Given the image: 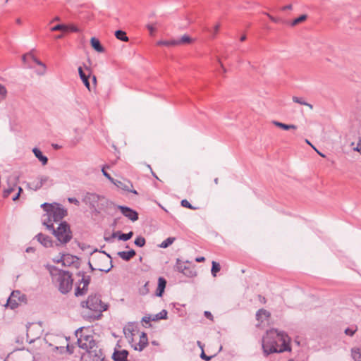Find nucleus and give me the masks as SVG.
Returning a JSON list of instances; mask_svg holds the SVG:
<instances>
[{
	"label": "nucleus",
	"mask_w": 361,
	"mask_h": 361,
	"mask_svg": "<svg viewBox=\"0 0 361 361\" xmlns=\"http://www.w3.org/2000/svg\"><path fill=\"white\" fill-rule=\"evenodd\" d=\"M71 265L78 269L80 266V258L68 253H63V266L70 267Z\"/></svg>",
	"instance_id": "nucleus-10"
},
{
	"label": "nucleus",
	"mask_w": 361,
	"mask_h": 361,
	"mask_svg": "<svg viewBox=\"0 0 361 361\" xmlns=\"http://www.w3.org/2000/svg\"><path fill=\"white\" fill-rule=\"evenodd\" d=\"M220 27V24H216L214 27V35H216V33L219 32Z\"/></svg>",
	"instance_id": "nucleus-59"
},
{
	"label": "nucleus",
	"mask_w": 361,
	"mask_h": 361,
	"mask_svg": "<svg viewBox=\"0 0 361 361\" xmlns=\"http://www.w3.org/2000/svg\"><path fill=\"white\" fill-rule=\"evenodd\" d=\"M133 235V232L130 231L128 233H123L120 231V235H118V240L123 241H127L130 240Z\"/></svg>",
	"instance_id": "nucleus-36"
},
{
	"label": "nucleus",
	"mask_w": 361,
	"mask_h": 361,
	"mask_svg": "<svg viewBox=\"0 0 361 361\" xmlns=\"http://www.w3.org/2000/svg\"><path fill=\"white\" fill-rule=\"evenodd\" d=\"M26 186L27 188L33 190L35 191L38 190L42 188L38 180L31 183H27Z\"/></svg>",
	"instance_id": "nucleus-30"
},
{
	"label": "nucleus",
	"mask_w": 361,
	"mask_h": 361,
	"mask_svg": "<svg viewBox=\"0 0 361 361\" xmlns=\"http://www.w3.org/2000/svg\"><path fill=\"white\" fill-rule=\"evenodd\" d=\"M166 283H167V281L164 277L160 276L158 278V284H157V290L155 292V295L157 297H162L163 296L166 286Z\"/></svg>",
	"instance_id": "nucleus-15"
},
{
	"label": "nucleus",
	"mask_w": 361,
	"mask_h": 361,
	"mask_svg": "<svg viewBox=\"0 0 361 361\" xmlns=\"http://www.w3.org/2000/svg\"><path fill=\"white\" fill-rule=\"evenodd\" d=\"M68 201L70 203L74 204L76 206H79L80 205L79 200L77 198H75V197H68Z\"/></svg>",
	"instance_id": "nucleus-52"
},
{
	"label": "nucleus",
	"mask_w": 361,
	"mask_h": 361,
	"mask_svg": "<svg viewBox=\"0 0 361 361\" xmlns=\"http://www.w3.org/2000/svg\"><path fill=\"white\" fill-rule=\"evenodd\" d=\"M117 255L124 261H130L135 255L136 252L133 249L128 251H121Z\"/></svg>",
	"instance_id": "nucleus-17"
},
{
	"label": "nucleus",
	"mask_w": 361,
	"mask_h": 361,
	"mask_svg": "<svg viewBox=\"0 0 361 361\" xmlns=\"http://www.w3.org/2000/svg\"><path fill=\"white\" fill-rule=\"evenodd\" d=\"M37 180H39L41 186L42 187L46 183H47L48 181H50L52 183V180H51L49 178V176H39L37 177Z\"/></svg>",
	"instance_id": "nucleus-41"
},
{
	"label": "nucleus",
	"mask_w": 361,
	"mask_h": 361,
	"mask_svg": "<svg viewBox=\"0 0 361 361\" xmlns=\"http://www.w3.org/2000/svg\"><path fill=\"white\" fill-rule=\"evenodd\" d=\"M118 209L124 216L127 217L132 221H135L139 219L138 213L129 207L118 205Z\"/></svg>",
	"instance_id": "nucleus-11"
},
{
	"label": "nucleus",
	"mask_w": 361,
	"mask_h": 361,
	"mask_svg": "<svg viewBox=\"0 0 361 361\" xmlns=\"http://www.w3.org/2000/svg\"><path fill=\"white\" fill-rule=\"evenodd\" d=\"M35 251V248L33 247H28L26 248L25 252H34Z\"/></svg>",
	"instance_id": "nucleus-63"
},
{
	"label": "nucleus",
	"mask_w": 361,
	"mask_h": 361,
	"mask_svg": "<svg viewBox=\"0 0 361 361\" xmlns=\"http://www.w3.org/2000/svg\"><path fill=\"white\" fill-rule=\"evenodd\" d=\"M168 312L166 310H162L160 312L154 314L152 317V321L156 322L160 319H166L168 318Z\"/></svg>",
	"instance_id": "nucleus-26"
},
{
	"label": "nucleus",
	"mask_w": 361,
	"mask_h": 361,
	"mask_svg": "<svg viewBox=\"0 0 361 361\" xmlns=\"http://www.w3.org/2000/svg\"><path fill=\"white\" fill-rule=\"evenodd\" d=\"M46 267L52 277H56L59 290L62 294L69 293L72 289L73 283L72 274L69 271L60 269L54 265L47 264Z\"/></svg>",
	"instance_id": "nucleus-3"
},
{
	"label": "nucleus",
	"mask_w": 361,
	"mask_h": 361,
	"mask_svg": "<svg viewBox=\"0 0 361 361\" xmlns=\"http://www.w3.org/2000/svg\"><path fill=\"white\" fill-rule=\"evenodd\" d=\"M146 27L147 28V30L149 31V34L150 35H154V32H155L156 29L155 27L153 26V25L152 24H147L146 25Z\"/></svg>",
	"instance_id": "nucleus-54"
},
{
	"label": "nucleus",
	"mask_w": 361,
	"mask_h": 361,
	"mask_svg": "<svg viewBox=\"0 0 361 361\" xmlns=\"http://www.w3.org/2000/svg\"><path fill=\"white\" fill-rule=\"evenodd\" d=\"M14 187H8L4 190L3 197L4 198L8 197L9 195L14 191Z\"/></svg>",
	"instance_id": "nucleus-46"
},
{
	"label": "nucleus",
	"mask_w": 361,
	"mask_h": 361,
	"mask_svg": "<svg viewBox=\"0 0 361 361\" xmlns=\"http://www.w3.org/2000/svg\"><path fill=\"white\" fill-rule=\"evenodd\" d=\"M115 36L118 39H119L121 41H123V42L128 41V37H127L126 32H124L121 30H116L115 32Z\"/></svg>",
	"instance_id": "nucleus-27"
},
{
	"label": "nucleus",
	"mask_w": 361,
	"mask_h": 361,
	"mask_svg": "<svg viewBox=\"0 0 361 361\" xmlns=\"http://www.w3.org/2000/svg\"><path fill=\"white\" fill-rule=\"evenodd\" d=\"M307 16L305 14L300 15L299 17L295 18L292 21L291 25L295 26V25H298V23H300L302 22L305 21L307 19Z\"/></svg>",
	"instance_id": "nucleus-38"
},
{
	"label": "nucleus",
	"mask_w": 361,
	"mask_h": 361,
	"mask_svg": "<svg viewBox=\"0 0 361 361\" xmlns=\"http://www.w3.org/2000/svg\"><path fill=\"white\" fill-rule=\"evenodd\" d=\"M173 270L189 278H193L197 276V271L189 261H182L180 258L176 259Z\"/></svg>",
	"instance_id": "nucleus-7"
},
{
	"label": "nucleus",
	"mask_w": 361,
	"mask_h": 361,
	"mask_svg": "<svg viewBox=\"0 0 361 361\" xmlns=\"http://www.w3.org/2000/svg\"><path fill=\"white\" fill-rule=\"evenodd\" d=\"M32 152L43 166L47 164L48 158L42 154V151L39 148L34 147L32 149Z\"/></svg>",
	"instance_id": "nucleus-20"
},
{
	"label": "nucleus",
	"mask_w": 361,
	"mask_h": 361,
	"mask_svg": "<svg viewBox=\"0 0 361 361\" xmlns=\"http://www.w3.org/2000/svg\"><path fill=\"white\" fill-rule=\"evenodd\" d=\"M78 73H79V75H80V78L81 79V80L82 81L84 85L88 89V90L90 91V80H89V78H90V74L89 73L88 75H86L82 67H79L78 68Z\"/></svg>",
	"instance_id": "nucleus-22"
},
{
	"label": "nucleus",
	"mask_w": 361,
	"mask_h": 361,
	"mask_svg": "<svg viewBox=\"0 0 361 361\" xmlns=\"http://www.w3.org/2000/svg\"><path fill=\"white\" fill-rule=\"evenodd\" d=\"M180 205L182 207H183L188 208V209H195V207L192 206V204L185 199L181 200Z\"/></svg>",
	"instance_id": "nucleus-43"
},
{
	"label": "nucleus",
	"mask_w": 361,
	"mask_h": 361,
	"mask_svg": "<svg viewBox=\"0 0 361 361\" xmlns=\"http://www.w3.org/2000/svg\"><path fill=\"white\" fill-rule=\"evenodd\" d=\"M148 337L147 333L142 331L140 336V341L138 343L139 348L136 345L133 347L135 350L142 351L148 345Z\"/></svg>",
	"instance_id": "nucleus-16"
},
{
	"label": "nucleus",
	"mask_w": 361,
	"mask_h": 361,
	"mask_svg": "<svg viewBox=\"0 0 361 361\" xmlns=\"http://www.w3.org/2000/svg\"><path fill=\"white\" fill-rule=\"evenodd\" d=\"M221 269V266L219 262H216L215 261H212V269L211 272L213 276H216L217 272H219Z\"/></svg>",
	"instance_id": "nucleus-33"
},
{
	"label": "nucleus",
	"mask_w": 361,
	"mask_h": 361,
	"mask_svg": "<svg viewBox=\"0 0 361 361\" xmlns=\"http://www.w3.org/2000/svg\"><path fill=\"white\" fill-rule=\"evenodd\" d=\"M292 9V5L288 4L281 8L282 11H286V10H291Z\"/></svg>",
	"instance_id": "nucleus-64"
},
{
	"label": "nucleus",
	"mask_w": 361,
	"mask_h": 361,
	"mask_svg": "<svg viewBox=\"0 0 361 361\" xmlns=\"http://www.w3.org/2000/svg\"><path fill=\"white\" fill-rule=\"evenodd\" d=\"M149 281H147L141 288H139V293L141 295H146L149 293Z\"/></svg>",
	"instance_id": "nucleus-37"
},
{
	"label": "nucleus",
	"mask_w": 361,
	"mask_h": 361,
	"mask_svg": "<svg viewBox=\"0 0 361 361\" xmlns=\"http://www.w3.org/2000/svg\"><path fill=\"white\" fill-rule=\"evenodd\" d=\"M273 123L274 126L283 129V130H290V129H296L297 128V126L295 125H289V124H286V123H281V122H279V121H273Z\"/></svg>",
	"instance_id": "nucleus-24"
},
{
	"label": "nucleus",
	"mask_w": 361,
	"mask_h": 361,
	"mask_svg": "<svg viewBox=\"0 0 361 361\" xmlns=\"http://www.w3.org/2000/svg\"><path fill=\"white\" fill-rule=\"evenodd\" d=\"M35 239H37V240L45 247H51L53 246L51 238L42 233L36 235Z\"/></svg>",
	"instance_id": "nucleus-13"
},
{
	"label": "nucleus",
	"mask_w": 361,
	"mask_h": 361,
	"mask_svg": "<svg viewBox=\"0 0 361 361\" xmlns=\"http://www.w3.org/2000/svg\"><path fill=\"white\" fill-rule=\"evenodd\" d=\"M68 25L66 24H57L51 28V31H63L68 32Z\"/></svg>",
	"instance_id": "nucleus-34"
},
{
	"label": "nucleus",
	"mask_w": 361,
	"mask_h": 361,
	"mask_svg": "<svg viewBox=\"0 0 361 361\" xmlns=\"http://www.w3.org/2000/svg\"><path fill=\"white\" fill-rule=\"evenodd\" d=\"M120 235V231H116V232H113V233L111 234V237L112 239L115 238H118V235Z\"/></svg>",
	"instance_id": "nucleus-61"
},
{
	"label": "nucleus",
	"mask_w": 361,
	"mask_h": 361,
	"mask_svg": "<svg viewBox=\"0 0 361 361\" xmlns=\"http://www.w3.org/2000/svg\"><path fill=\"white\" fill-rule=\"evenodd\" d=\"M7 94V90L6 87L0 84V100L4 99Z\"/></svg>",
	"instance_id": "nucleus-45"
},
{
	"label": "nucleus",
	"mask_w": 361,
	"mask_h": 361,
	"mask_svg": "<svg viewBox=\"0 0 361 361\" xmlns=\"http://www.w3.org/2000/svg\"><path fill=\"white\" fill-rule=\"evenodd\" d=\"M68 25V31H71V32H80V29L74 25Z\"/></svg>",
	"instance_id": "nucleus-49"
},
{
	"label": "nucleus",
	"mask_w": 361,
	"mask_h": 361,
	"mask_svg": "<svg viewBox=\"0 0 361 361\" xmlns=\"http://www.w3.org/2000/svg\"><path fill=\"white\" fill-rule=\"evenodd\" d=\"M128 351L127 350H114L112 355V359L114 361H129L128 360Z\"/></svg>",
	"instance_id": "nucleus-14"
},
{
	"label": "nucleus",
	"mask_w": 361,
	"mask_h": 361,
	"mask_svg": "<svg viewBox=\"0 0 361 361\" xmlns=\"http://www.w3.org/2000/svg\"><path fill=\"white\" fill-rule=\"evenodd\" d=\"M102 171V173H103V175H104L106 178H108V179H109L111 183H114V179L111 176V175H110L109 173H107V172L105 171L104 168H103Z\"/></svg>",
	"instance_id": "nucleus-50"
},
{
	"label": "nucleus",
	"mask_w": 361,
	"mask_h": 361,
	"mask_svg": "<svg viewBox=\"0 0 361 361\" xmlns=\"http://www.w3.org/2000/svg\"><path fill=\"white\" fill-rule=\"evenodd\" d=\"M134 243L136 246L139 247H142L145 245L146 240L142 235H139L136 237V238L135 239Z\"/></svg>",
	"instance_id": "nucleus-35"
},
{
	"label": "nucleus",
	"mask_w": 361,
	"mask_h": 361,
	"mask_svg": "<svg viewBox=\"0 0 361 361\" xmlns=\"http://www.w3.org/2000/svg\"><path fill=\"white\" fill-rule=\"evenodd\" d=\"M293 101L294 102H295V103H298V104H302V105L307 104V102L305 101L303 97H296V96H293Z\"/></svg>",
	"instance_id": "nucleus-44"
},
{
	"label": "nucleus",
	"mask_w": 361,
	"mask_h": 361,
	"mask_svg": "<svg viewBox=\"0 0 361 361\" xmlns=\"http://www.w3.org/2000/svg\"><path fill=\"white\" fill-rule=\"evenodd\" d=\"M41 207L46 212L44 216H47L43 219L42 224L47 226V224H52V221L58 222L67 216V210L59 203H47L44 202L41 204Z\"/></svg>",
	"instance_id": "nucleus-4"
},
{
	"label": "nucleus",
	"mask_w": 361,
	"mask_h": 361,
	"mask_svg": "<svg viewBox=\"0 0 361 361\" xmlns=\"http://www.w3.org/2000/svg\"><path fill=\"white\" fill-rule=\"evenodd\" d=\"M114 185H116L118 188H121L125 191H128L129 188L128 185L124 183L123 182L118 180L114 179V183H113Z\"/></svg>",
	"instance_id": "nucleus-40"
},
{
	"label": "nucleus",
	"mask_w": 361,
	"mask_h": 361,
	"mask_svg": "<svg viewBox=\"0 0 361 361\" xmlns=\"http://www.w3.org/2000/svg\"><path fill=\"white\" fill-rule=\"evenodd\" d=\"M352 357L355 361L360 360L361 350L359 348H353L351 349Z\"/></svg>",
	"instance_id": "nucleus-28"
},
{
	"label": "nucleus",
	"mask_w": 361,
	"mask_h": 361,
	"mask_svg": "<svg viewBox=\"0 0 361 361\" xmlns=\"http://www.w3.org/2000/svg\"><path fill=\"white\" fill-rule=\"evenodd\" d=\"M266 15L269 17V18L274 23H281L282 22V20L281 18H275L272 16H271L270 14L269 13H266Z\"/></svg>",
	"instance_id": "nucleus-51"
},
{
	"label": "nucleus",
	"mask_w": 361,
	"mask_h": 361,
	"mask_svg": "<svg viewBox=\"0 0 361 361\" xmlns=\"http://www.w3.org/2000/svg\"><path fill=\"white\" fill-rule=\"evenodd\" d=\"M85 335H80V337L78 338L77 343L79 348L86 350L88 341H85Z\"/></svg>",
	"instance_id": "nucleus-31"
},
{
	"label": "nucleus",
	"mask_w": 361,
	"mask_h": 361,
	"mask_svg": "<svg viewBox=\"0 0 361 361\" xmlns=\"http://www.w3.org/2000/svg\"><path fill=\"white\" fill-rule=\"evenodd\" d=\"M176 238L174 237H169L159 245V247L161 248H167L169 246L173 244Z\"/></svg>",
	"instance_id": "nucleus-32"
},
{
	"label": "nucleus",
	"mask_w": 361,
	"mask_h": 361,
	"mask_svg": "<svg viewBox=\"0 0 361 361\" xmlns=\"http://www.w3.org/2000/svg\"><path fill=\"white\" fill-rule=\"evenodd\" d=\"M101 298L99 294H91L86 300L80 302V306L82 308L89 310V312H82V314L84 319L91 322L101 318L102 312L108 309V305L102 302Z\"/></svg>",
	"instance_id": "nucleus-2"
},
{
	"label": "nucleus",
	"mask_w": 361,
	"mask_h": 361,
	"mask_svg": "<svg viewBox=\"0 0 361 361\" xmlns=\"http://www.w3.org/2000/svg\"><path fill=\"white\" fill-rule=\"evenodd\" d=\"M87 356L90 361H104L105 356L102 350L100 348H96L87 353Z\"/></svg>",
	"instance_id": "nucleus-12"
},
{
	"label": "nucleus",
	"mask_w": 361,
	"mask_h": 361,
	"mask_svg": "<svg viewBox=\"0 0 361 361\" xmlns=\"http://www.w3.org/2000/svg\"><path fill=\"white\" fill-rule=\"evenodd\" d=\"M175 39L172 40H160L157 42L158 45H164V46H176Z\"/></svg>",
	"instance_id": "nucleus-42"
},
{
	"label": "nucleus",
	"mask_w": 361,
	"mask_h": 361,
	"mask_svg": "<svg viewBox=\"0 0 361 361\" xmlns=\"http://www.w3.org/2000/svg\"><path fill=\"white\" fill-rule=\"evenodd\" d=\"M150 321H152V317L150 315L145 316L142 319V322L149 323Z\"/></svg>",
	"instance_id": "nucleus-55"
},
{
	"label": "nucleus",
	"mask_w": 361,
	"mask_h": 361,
	"mask_svg": "<svg viewBox=\"0 0 361 361\" xmlns=\"http://www.w3.org/2000/svg\"><path fill=\"white\" fill-rule=\"evenodd\" d=\"M20 303H27V296L20 290H13L7 300L6 305L11 310L18 307Z\"/></svg>",
	"instance_id": "nucleus-8"
},
{
	"label": "nucleus",
	"mask_w": 361,
	"mask_h": 361,
	"mask_svg": "<svg viewBox=\"0 0 361 361\" xmlns=\"http://www.w3.org/2000/svg\"><path fill=\"white\" fill-rule=\"evenodd\" d=\"M135 324V322H128L127 326L123 328V334H125L126 337L130 338L132 341H133Z\"/></svg>",
	"instance_id": "nucleus-21"
},
{
	"label": "nucleus",
	"mask_w": 361,
	"mask_h": 361,
	"mask_svg": "<svg viewBox=\"0 0 361 361\" xmlns=\"http://www.w3.org/2000/svg\"><path fill=\"white\" fill-rule=\"evenodd\" d=\"M356 331L357 327L355 329L348 327L345 329V334L348 336H353L356 332Z\"/></svg>",
	"instance_id": "nucleus-48"
},
{
	"label": "nucleus",
	"mask_w": 361,
	"mask_h": 361,
	"mask_svg": "<svg viewBox=\"0 0 361 361\" xmlns=\"http://www.w3.org/2000/svg\"><path fill=\"white\" fill-rule=\"evenodd\" d=\"M195 41L194 39L191 38L188 35H183L180 39H175L176 45H179L181 44H191Z\"/></svg>",
	"instance_id": "nucleus-23"
},
{
	"label": "nucleus",
	"mask_w": 361,
	"mask_h": 361,
	"mask_svg": "<svg viewBox=\"0 0 361 361\" xmlns=\"http://www.w3.org/2000/svg\"><path fill=\"white\" fill-rule=\"evenodd\" d=\"M204 314L209 319H213V316H212V313L209 311H204Z\"/></svg>",
	"instance_id": "nucleus-57"
},
{
	"label": "nucleus",
	"mask_w": 361,
	"mask_h": 361,
	"mask_svg": "<svg viewBox=\"0 0 361 361\" xmlns=\"http://www.w3.org/2000/svg\"><path fill=\"white\" fill-rule=\"evenodd\" d=\"M113 267H114V266H113V264H112V260H110V267H108L107 269H106V267H104V269L99 268V269H98V270L100 271L108 273V272H109L111 270V269Z\"/></svg>",
	"instance_id": "nucleus-53"
},
{
	"label": "nucleus",
	"mask_w": 361,
	"mask_h": 361,
	"mask_svg": "<svg viewBox=\"0 0 361 361\" xmlns=\"http://www.w3.org/2000/svg\"><path fill=\"white\" fill-rule=\"evenodd\" d=\"M82 202L88 205L90 209L94 212L99 214L104 205L109 206L113 204L111 202L105 200L104 196L94 192H86L82 195Z\"/></svg>",
	"instance_id": "nucleus-5"
},
{
	"label": "nucleus",
	"mask_w": 361,
	"mask_h": 361,
	"mask_svg": "<svg viewBox=\"0 0 361 361\" xmlns=\"http://www.w3.org/2000/svg\"><path fill=\"white\" fill-rule=\"evenodd\" d=\"M200 358L205 360V361H209L212 360V357H214L215 356L214 355H211V356H207L205 353H204V350H202L201 353H200Z\"/></svg>",
	"instance_id": "nucleus-47"
},
{
	"label": "nucleus",
	"mask_w": 361,
	"mask_h": 361,
	"mask_svg": "<svg viewBox=\"0 0 361 361\" xmlns=\"http://www.w3.org/2000/svg\"><path fill=\"white\" fill-rule=\"evenodd\" d=\"M65 351H67L70 355L73 353V347H71L68 344L65 348Z\"/></svg>",
	"instance_id": "nucleus-56"
},
{
	"label": "nucleus",
	"mask_w": 361,
	"mask_h": 361,
	"mask_svg": "<svg viewBox=\"0 0 361 361\" xmlns=\"http://www.w3.org/2000/svg\"><path fill=\"white\" fill-rule=\"evenodd\" d=\"M90 281V276H83V278L78 281V285L75 290V295L79 297L85 295L88 290V286Z\"/></svg>",
	"instance_id": "nucleus-9"
},
{
	"label": "nucleus",
	"mask_w": 361,
	"mask_h": 361,
	"mask_svg": "<svg viewBox=\"0 0 361 361\" xmlns=\"http://www.w3.org/2000/svg\"><path fill=\"white\" fill-rule=\"evenodd\" d=\"M53 261L56 263H61L63 265V253L61 254V257L58 259H53Z\"/></svg>",
	"instance_id": "nucleus-58"
},
{
	"label": "nucleus",
	"mask_w": 361,
	"mask_h": 361,
	"mask_svg": "<svg viewBox=\"0 0 361 361\" xmlns=\"http://www.w3.org/2000/svg\"><path fill=\"white\" fill-rule=\"evenodd\" d=\"M355 149L361 154V140H360L358 141V143L357 145V147L355 148Z\"/></svg>",
	"instance_id": "nucleus-62"
},
{
	"label": "nucleus",
	"mask_w": 361,
	"mask_h": 361,
	"mask_svg": "<svg viewBox=\"0 0 361 361\" xmlns=\"http://www.w3.org/2000/svg\"><path fill=\"white\" fill-rule=\"evenodd\" d=\"M85 341H87V348H86L87 353L92 350H94L96 348H99L97 343L94 339V336L92 335H85Z\"/></svg>",
	"instance_id": "nucleus-19"
},
{
	"label": "nucleus",
	"mask_w": 361,
	"mask_h": 361,
	"mask_svg": "<svg viewBox=\"0 0 361 361\" xmlns=\"http://www.w3.org/2000/svg\"><path fill=\"white\" fill-rule=\"evenodd\" d=\"M272 331L276 334L275 337L268 335L262 339V349L264 356L268 357L272 353L290 352L291 350L290 345L291 339L288 334L277 329H272L271 332Z\"/></svg>",
	"instance_id": "nucleus-1"
},
{
	"label": "nucleus",
	"mask_w": 361,
	"mask_h": 361,
	"mask_svg": "<svg viewBox=\"0 0 361 361\" xmlns=\"http://www.w3.org/2000/svg\"><path fill=\"white\" fill-rule=\"evenodd\" d=\"M47 229L56 238L61 244H66L72 238V232L69 224L66 221H61L57 228H55L53 224H47Z\"/></svg>",
	"instance_id": "nucleus-6"
},
{
	"label": "nucleus",
	"mask_w": 361,
	"mask_h": 361,
	"mask_svg": "<svg viewBox=\"0 0 361 361\" xmlns=\"http://www.w3.org/2000/svg\"><path fill=\"white\" fill-rule=\"evenodd\" d=\"M30 54H32V51L23 55L22 56L23 63L26 64L28 68H31V66L30 65V61H32L30 59Z\"/></svg>",
	"instance_id": "nucleus-39"
},
{
	"label": "nucleus",
	"mask_w": 361,
	"mask_h": 361,
	"mask_svg": "<svg viewBox=\"0 0 361 361\" xmlns=\"http://www.w3.org/2000/svg\"><path fill=\"white\" fill-rule=\"evenodd\" d=\"M30 59L34 61L35 63H37L38 66H40L42 67L43 71L41 73H38L39 75H43L46 71V65L39 60L37 58H36L33 54H30Z\"/></svg>",
	"instance_id": "nucleus-29"
},
{
	"label": "nucleus",
	"mask_w": 361,
	"mask_h": 361,
	"mask_svg": "<svg viewBox=\"0 0 361 361\" xmlns=\"http://www.w3.org/2000/svg\"><path fill=\"white\" fill-rule=\"evenodd\" d=\"M205 261L204 257H197L195 258V262H203Z\"/></svg>",
	"instance_id": "nucleus-60"
},
{
	"label": "nucleus",
	"mask_w": 361,
	"mask_h": 361,
	"mask_svg": "<svg viewBox=\"0 0 361 361\" xmlns=\"http://www.w3.org/2000/svg\"><path fill=\"white\" fill-rule=\"evenodd\" d=\"M262 316L269 318L270 317V312L264 309H259L256 313V319L262 322Z\"/></svg>",
	"instance_id": "nucleus-25"
},
{
	"label": "nucleus",
	"mask_w": 361,
	"mask_h": 361,
	"mask_svg": "<svg viewBox=\"0 0 361 361\" xmlns=\"http://www.w3.org/2000/svg\"><path fill=\"white\" fill-rule=\"evenodd\" d=\"M90 44L92 47L99 53H103L105 51L104 47L102 45L99 39L95 37H92L90 39Z\"/></svg>",
	"instance_id": "nucleus-18"
}]
</instances>
